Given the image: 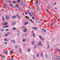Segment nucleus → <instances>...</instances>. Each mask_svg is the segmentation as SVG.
<instances>
[{
	"mask_svg": "<svg viewBox=\"0 0 60 60\" xmlns=\"http://www.w3.org/2000/svg\"><path fill=\"white\" fill-rule=\"evenodd\" d=\"M46 10L48 13H49V12H50L49 11V10H48L46 9Z\"/></svg>",
	"mask_w": 60,
	"mask_h": 60,
	"instance_id": "nucleus-20",
	"label": "nucleus"
},
{
	"mask_svg": "<svg viewBox=\"0 0 60 60\" xmlns=\"http://www.w3.org/2000/svg\"><path fill=\"white\" fill-rule=\"evenodd\" d=\"M10 2V1H7V3H8V2Z\"/></svg>",
	"mask_w": 60,
	"mask_h": 60,
	"instance_id": "nucleus-60",
	"label": "nucleus"
},
{
	"mask_svg": "<svg viewBox=\"0 0 60 60\" xmlns=\"http://www.w3.org/2000/svg\"><path fill=\"white\" fill-rule=\"evenodd\" d=\"M40 56V55L39 54H37L36 55V56L37 57H38V56Z\"/></svg>",
	"mask_w": 60,
	"mask_h": 60,
	"instance_id": "nucleus-19",
	"label": "nucleus"
},
{
	"mask_svg": "<svg viewBox=\"0 0 60 60\" xmlns=\"http://www.w3.org/2000/svg\"><path fill=\"white\" fill-rule=\"evenodd\" d=\"M23 42H24L25 41V39H24L23 40Z\"/></svg>",
	"mask_w": 60,
	"mask_h": 60,
	"instance_id": "nucleus-30",
	"label": "nucleus"
},
{
	"mask_svg": "<svg viewBox=\"0 0 60 60\" xmlns=\"http://www.w3.org/2000/svg\"><path fill=\"white\" fill-rule=\"evenodd\" d=\"M38 22L39 23V24H40V22H39V21H38Z\"/></svg>",
	"mask_w": 60,
	"mask_h": 60,
	"instance_id": "nucleus-50",
	"label": "nucleus"
},
{
	"mask_svg": "<svg viewBox=\"0 0 60 60\" xmlns=\"http://www.w3.org/2000/svg\"><path fill=\"white\" fill-rule=\"evenodd\" d=\"M25 13L26 15H27V12H26Z\"/></svg>",
	"mask_w": 60,
	"mask_h": 60,
	"instance_id": "nucleus-45",
	"label": "nucleus"
},
{
	"mask_svg": "<svg viewBox=\"0 0 60 60\" xmlns=\"http://www.w3.org/2000/svg\"><path fill=\"white\" fill-rule=\"evenodd\" d=\"M37 2H35V4H37Z\"/></svg>",
	"mask_w": 60,
	"mask_h": 60,
	"instance_id": "nucleus-57",
	"label": "nucleus"
},
{
	"mask_svg": "<svg viewBox=\"0 0 60 60\" xmlns=\"http://www.w3.org/2000/svg\"><path fill=\"white\" fill-rule=\"evenodd\" d=\"M4 58H5V56H4L2 58L3 59H4Z\"/></svg>",
	"mask_w": 60,
	"mask_h": 60,
	"instance_id": "nucleus-44",
	"label": "nucleus"
},
{
	"mask_svg": "<svg viewBox=\"0 0 60 60\" xmlns=\"http://www.w3.org/2000/svg\"><path fill=\"white\" fill-rule=\"evenodd\" d=\"M32 2H33V0H31V1H30V2L31 3H32Z\"/></svg>",
	"mask_w": 60,
	"mask_h": 60,
	"instance_id": "nucleus-37",
	"label": "nucleus"
},
{
	"mask_svg": "<svg viewBox=\"0 0 60 60\" xmlns=\"http://www.w3.org/2000/svg\"><path fill=\"white\" fill-rule=\"evenodd\" d=\"M56 4V3H55L54 4Z\"/></svg>",
	"mask_w": 60,
	"mask_h": 60,
	"instance_id": "nucleus-63",
	"label": "nucleus"
},
{
	"mask_svg": "<svg viewBox=\"0 0 60 60\" xmlns=\"http://www.w3.org/2000/svg\"><path fill=\"white\" fill-rule=\"evenodd\" d=\"M16 5H17V6H18V4H16Z\"/></svg>",
	"mask_w": 60,
	"mask_h": 60,
	"instance_id": "nucleus-64",
	"label": "nucleus"
},
{
	"mask_svg": "<svg viewBox=\"0 0 60 60\" xmlns=\"http://www.w3.org/2000/svg\"><path fill=\"white\" fill-rule=\"evenodd\" d=\"M49 45H48L47 48V49H49Z\"/></svg>",
	"mask_w": 60,
	"mask_h": 60,
	"instance_id": "nucleus-25",
	"label": "nucleus"
},
{
	"mask_svg": "<svg viewBox=\"0 0 60 60\" xmlns=\"http://www.w3.org/2000/svg\"><path fill=\"white\" fill-rule=\"evenodd\" d=\"M44 30V31H45V32H46V30Z\"/></svg>",
	"mask_w": 60,
	"mask_h": 60,
	"instance_id": "nucleus-62",
	"label": "nucleus"
},
{
	"mask_svg": "<svg viewBox=\"0 0 60 60\" xmlns=\"http://www.w3.org/2000/svg\"><path fill=\"white\" fill-rule=\"evenodd\" d=\"M32 18L33 19H35L34 17H32Z\"/></svg>",
	"mask_w": 60,
	"mask_h": 60,
	"instance_id": "nucleus-43",
	"label": "nucleus"
},
{
	"mask_svg": "<svg viewBox=\"0 0 60 60\" xmlns=\"http://www.w3.org/2000/svg\"><path fill=\"white\" fill-rule=\"evenodd\" d=\"M29 14L30 15V16H33L34 15V12H30V13H29Z\"/></svg>",
	"mask_w": 60,
	"mask_h": 60,
	"instance_id": "nucleus-1",
	"label": "nucleus"
},
{
	"mask_svg": "<svg viewBox=\"0 0 60 60\" xmlns=\"http://www.w3.org/2000/svg\"><path fill=\"white\" fill-rule=\"evenodd\" d=\"M10 4V5H11V6H12V4Z\"/></svg>",
	"mask_w": 60,
	"mask_h": 60,
	"instance_id": "nucleus-39",
	"label": "nucleus"
},
{
	"mask_svg": "<svg viewBox=\"0 0 60 60\" xmlns=\"http://www.w3.org/2000/svg\"><path fill=\"white\" fill-rule=\"evenodd\" d=\"M15 48L16 49H17V48L18 47L17 46H15Z\"/></svg>",
	"mask_w": 60,
	"mask_h": 60,
	"instance_id": "nucleus-36",
	"label": "nucleus"
},
{
	"mask_svg": "<svg viewBox=\"0 0 60 60\" xmlns=\"http://www.w3.org/2000/svg\"><path fill=\"white\" fill-rule=\"evenodd\" d=\"M31 43L32 45H34V42H32Z\"/></svg>",
	"mask_w": 60,
	"mask_h": 60,
	"instance_id": "nucleus-35",
	"label": "nucleus"
},
{
	"mask_svg": "<svg viewBox=\"0 0 60 60\" xmlns=\"http://www.w3.org/2000/svg\"><path fill=\"white\" fill-rule=\"evenodd\" d=\"M29 20L30 21H31L32 23H34V22H33V21L31 19H29Z\"/></svg>",
	"mask_w": 60,
	"mask_h": 60,
	"instance_id": "nucleus-10",
	"label": "nucleus"
},
{
	"mask_svg": "<svg viewBox=\"0 0 60 60\" xmlns=\"http://www.w3.org/2000/svg\"><path fill=\"white\" fill-rule=\"evenodd\" d=\"M4 43L5 44H7V42H5V43Z\"/></svg>",
	"mask_w": 60,
	"mask_h": 60,
	"instance_id": "nucleus-42",
	"label": "nucleus"
},
{
	"mask_svg": "<svg viewBox=\"0 0 60 60\" xmlns=\"http://www.w3.org/2000/svg\"><path fill=\"white\" fill-rule=\"evenodd\" d=\"M41 39H42V40H43V41L44 40V38H42Z\"/></svg>",
	"mask_w": 60,
	"mask_h": 60,
	"instance_id": "nucleus-53",
	"label": "nucleus"
},
{
	"mask_svg": "<svg viewBox=\"0 0 60 60\" xmlns=\"http://www.w3.org/2000/svg\"><path fill=\"white\" fill-rule=\"evenodd\" d=\"M16 18V15H15L14 16H12L11 17V18L12 19H15V18Z\"/></svg>",
	"mask_w": 60,
	"mask_h": 60,
	"instance_id": "nucleus-5",
	"label": "nucleus"
},
{
	"mask_svg": "<svg viewBox=\"0 0 60 60\" xmlns=\"http://www.w3.org/2000/svg\"><path fill=\"white\" fill-rule=\"evenodd\" d=\"M42 55H43V54H42V53H41L40 55V56L42 57Z\"/></svg>",
	"mask_w": 60,
	"mask_h": 60,
	"instance_id": "nucleus-18",
	"label": "nucleus"
},
{
	"mask_svg": "<svg viewBox=\"0 0 60 60\" xmlns=\"http://www.w3.org/2000/svg\"><path fill=\"white\" fill-rule=\"evenodd\" d=\"M17 7H19V5H18L17 6Z\"/></svg>",
	"mask_w": 60,
	"mask_h": 60,
	"instance_id": "nucleus-59",
	"label": "nucleus"
},
{
	"mask_svg": "<svg viewBox=\"0 0 60 60\" xmlns=\"http://www.w3.org/2000/svg\"><path fill=\"white\" fill-rule=\"evenodd\" d=\"M32 28L34 30H37V29H38V28L37 27H33Z\"/></svg>",
	"mask_w": 60,
	"mask_h": 60,
	"instance_id": "nucleus-3",
	"label": "nucleus"
},
{
	"mask_svg": "<svg viewBox=\"0 0 60 60\" xmlns=\"http://www.w3.org/2000/svg\"><path fill=\"white\" fill-rule=\"evenodd\" d=\"M27 11V12H28V13H29V11Z\"/></svg>",
	"mask_w": 60,
	"mask_h": 60,
	"instance_id": "nucleus-48",
	"label": "nucleus"
},
{
	"mask_svg": "<svg viewBox=\"0 0 60 60\" xmlns=\"http://www.w3.org/2000/svg\"><path fill=\"white\" fill-rule=\"evenodd\" d=\"M52 25H53V23L52 22V23H51V26H52Z\"/></svg>",
	"mask_w": 60,
	"mask_h": 60,
	"instance_id": "nucleus-32",
	"label": "nucleus"
},
{
	"mask_svg": "<svg viewBox=\"0 0 60 60\" xmlns=\"http://www.w3.org/2000/svg\"><path fill=\"white\" fill-rule=\"evenodd\" d=\"M39 44L41 46V47H42V44L41 43V42L40 41L39 42Z\"/></svg>",
	"mask_w": 60,
	"mask_h": 60,
	"instance_id": "nucleus-6",
	"label": "nucleus"
},
{
	"mask_svg": "<svg viewBox=\"0 0 60 60\" xmlns=\"http://www.w3.org/2000/svg\"><path fill=\"white\" fill-rule=\"evenodd\" d=\"M8 18H9V16H7L6 17V19L7 20H8Z\"/></svg>",
	"mask_w": 60,
	"mask_h": 60,
	"instance_id": "nucleus-16",
	"label": "nucleus"
},
{
	"mask_svg": "<svg viewBox=\"0 0 60 60\" xmlns=\"http://www.w3.org/2000/svg\"><path fill=\"white\" fill-rule=\"evenodd\" d=\"M19 51L20 53H21V49L20 48L19 49Z\"/></svg>",
	"mask_w": 60,
	"mask_h": 60,
	"instance_id": "nucleus-12",
	"label": "nucleus"
},
{
	"mask_svg": "<svg viewBox=\"0 0 60 60\" xmlns=\"http://www.w3.org/2000/svg\"><path fill=\"white\" fill-rule=\"evenodd\" d=\"M57 58L58 59H60V56H58L57 57Z\"/></svg>",
	"mask_w": 60,
	"mask_h": 60,
	"instance_id": "nucleus-34",
	"label": "nucleus"
},
{
	"mask_svg": "<svg viewBox=\"0 0 60 60\" xmlns=\"http://www.w3.org/2000/svg\"><path fill=\"white\" fill-rule=\"evenodd\" d=\"M13 4H16V2H13Z\"/></svg>",
	"mask_w": 60,
	"mask_h": 60,
	"instance_id": "nucleus-52",
	"label": "nucleus"
},
{
	"mask_svg": "<svg viewBox=\"0 0 60 60\" xmlns=\"http://www.w3.org/2000/svg\"><path fill=\"white\" fill-rule=\"evenodd\" d=\"M4 41H7V40L6 38H5L4 39Z\"/></svg>",
	"mask_w": 60,
	"mask_h": 60,
	"instance_id": "nucleus-31",
	"label": "nucleus"
},
{
	"mask_svg": "<svg viewBox=\"0 0 60 60\" xmlns=\"http://www.w3.org/2000/svg\"><path fill=\"white\" fill-rule=\"evenodd\" d=\"M16 28L14 27L13 28V30H16Z\"/></svg>",
	"mask_w": 60,
	"mask_h": 60,
	"instance_id": "nucleus-23",
	"label": "nucleus"
},
{
	"mask_svg": "<svg viewBox=\"0 0 60 60\" xmlns=\"http://www.w3.org/2000/svg\"><path fill=\"white\" fill-rule=\"evenodd\" d=\"M37 11H39V10H40V8L38 7L37 8Z\"/></svg>",
	"mask_w": 60,
	"mask_h": 60,
	"instance_id": "nucleus-8",
	"label": "nucleus"
},
{
	"mask_svg": "<svg viewBox=\"0 0 60 60\" xmlns=\"http://www.w3.org/2000/svg\"><path fill=\"white\" fill-rule=\"evenodd\" d=\"M36 47V46L35 45L34 47V48H35Z\"/></svg>",
	"mask_w": 60,
	"mask_h": 60,
	"instance_id": "nucleus-46",
	"label": "nucleus"
},
{
	"mask_svg": "<svg viewBox=\"0 0 60 60\" xmlns=\"http://www.w3.org/2000/svg\"><path fill=\"white\" fill-rule=\"evenodd\" d=\"M19 2H20V1L19 0H18V3H19Z\"/></svg>",
	"mask_w": 60,
	"mask_h": 60,
	"instance_id": "nucleus-58",
	"label": "nucleus"
},
{
	"mask_svg": "<svg viewBox=\"0 0 60 60\" xmlns=\"http://www.w3.org/2000/svg\"><path fill=\"white\" fill-rule=\"evenodd\" d=\"M11 42H13L14 43H15L16 42L15 41H14V40H11Z\"/></svg>",
	"mask_w": 60,
	"mask_h": 60,
	"instance_id": "nucleus-2",
	"label": "nucleus"
},
{
	"mask_svg": "<svg viewBox=\"0 0 60 60\" xmlns=\"http://www.w3.org/2000/svg\"><path fill=\"white\" fill-rule=\"evenodd\" d=\"M33 37L34 38H35V34H33Z\"/></svg>",
	"mask_w": 60,
	"mask_h": 60,
	"instance_id": "nucleus-26",
	"label": "nucleus"
},
{
	"mask_svg": "<svg viewBox=\"0 0 60 60\" xmlns=\"http://www.w3.org/2000/svg\"><path fill=\"white\" fill-rule=\"evenodd\" d=\"M3 21H5V19H4V16L2 17Z\"/></svg>",
	"mask_w": 60,
	"mask_h": 60,
	"instance_id": "nucleus-14",
	"label": "nucleus"
},
{
	"mask_svg": "<svg viewBox=\"0 0 60 60\" xmlns=\"http://www.w3.org/2000/svg\"><path fill=\"white\" fill-rule=\"evenodd\" d=\"M10 52L11 53H14V52H13V51H12L11 50L10 51Z\"/></svg>",
	"mask_w": 60,
	"mask_h": 60,
	"instance_id": "nucleus-21",
	"label": "nucleus"
},
{
	"mask_svg": "<svg viewBox=\"0 0 60 60\" xmlns=\"http://www.w3.org/2000/svg\"><path fill=\"white\" fill-rule=\"evenodd\" d=\"M23 31L24 32H26V31L25 30H23Z\"/></svg>",
	"mask_w": 60,
	"mask_h": 60,
	"instance_id": "nucleus-47",
	"label": "nucleus"
},
{
	"mask_svg": "<svg viewBox=\"0 0 60 60\" xmlns=\"http://www.w3.org/2000/svg\"><path fill=\"white\" fill-rule=\"evenodd\" d=\"M37 5H40V1H38L37 2Z\"/></svg>",
	"mask_w": 60,
	"mask_h": 60,
	"instance_id": "nucleus-4",
	"label": "nucleus"
},
{
	"mask_svg": "<svg viewBox=\"0 0 60 60\" xmlns=\"http://www.w3.org/2000/svg\"><path fill=\"white\" fill-rule=\"evenodd\" d=\"M25 17L27 19H29V17H27V16H26Z\"/></svg>",
	"mask_w": 60,
	"mask_h": 60,
	"instance_id": "nucleus-22",
	"label": "nucleus"
},
{
	"mask_svg": "<svg viewBox=\"0 0 60 60\" xmlns=\"http://www.w3.org/2000/svg\"><path fill=\"white\" fill-rule=\"evenodd\" d=\"M4 53L5 54H6L7 53H8V51H6L4 52Z\"/></svg>",
	"mask_w": 60,
	"mask_h": 60,
	"instance_id": "nucleus-9",
	"label": "nucleus"
},
{
	"mask_svg": "<svg viewBox=\"0 0 60 60\" xmlns=\"http://www.w3.org/2000/svg\"><path fill=\"white\" fill-rule=\"evenodd\" d=\"M8 36V34H5L4 35V37H6V36Z\"/></svg>",
	"mask_w": 60,
	"mask_h": 60,
	"instance_id": "nucleus-17",
	"label": "nucleus"
},
{
	"mask_svg": "<svg viewBox=\"0 0 60 60\" xmlns=\"http://www.w3.org/2000/svg\"><path fill=\"white\" fill-rule=\"evenodd\" d=\"M56 22H57V19H56Z\"/></svg>",
	"mask_w": 60,
	"mask_h": 60,
	"instance_id": "nucleus-56",
	"label": "nucleus"
},
{
	"mask_svg": "<svg viewBox=\"0 0 60 60\" xmlns=\"http://www.w3.org/2000/svg\"><path fill=\"white\" fill-rule=\"evenodd\" d=\"M55 60V58H54V57H53L52 58V60Z\"/></svg>",
	"mask_w": 60,
	"mask_h": 60,
	"instance_id": "nucleus-38",
	"label": "nucleus"
},
{
	"mask_svg": "<svg viewBox=\"0 0 60 60\" xmlns=\"http://www.w3.org/2000/svg\"><path fill=\"white\" fill-rule=\"evenodd\" d=\"M8 30H9L8 29H6V31H8Z\"/></svg>",
	"mask_w": 60,
	"mask_h": 60,
	"instance_id": "nucleus-40",
	"label": "nucleus"
},
{
	"mask_svg": "<svg viewBox=\"0 0 60 60\" xmlns=\"http://www.w3.org/2000/svg\"><path fill=\"white\" fill-rule=\"evenodd\" d=\"M1 31H4V30H2V29H1Z\"/></svg>",
	"mask_w": 60,
	"mask_h": 60,
	"instance_id": "nucleus-49",
	"label": "nucleus"
},
{
	"mask_svg": "<svg viewBox=\"0 0 60 60\" xmlns=\"http://www.w3.org/2000/svg\"><path fill=\"white\" fill-rule=\"evenodd\" d=\"M57 51H58L59 52L60 51V50H59V49H57Z\"/></svg>",
	"mask_w": 60,
	"mask_h": 60,
	"instance_id": "nucleus-29",
	"label": "nucleus"
},
{
	"mask_svg": "<svg viewBox=\"0 0 60 60\" xmlns=\"http://www.w3.org/2000/svg\"><path fill=\"white\" fill-rule=\"evenodd\" d=\"M7 24H8V23L7 22H6L3 23V25H6Z\"/></svg>",
	"mask_w": 60,
	"mask_h": 60,
	"instance_id": "nucleus-7",
	"label": "nucleus"
},
{
	"mask_svg": "<svg viewBox=\"0 0 60 60\" xmlns=\"http://www.w3.org/2000/svg\"><path fill=\"white\" fill-rule=\"evenodd\" d=\"M13 59H12V58H10L9 59V60H13Z\"/></svg>",
	"mask_w": 60,
	"mask_h": 60,
	"instance_id": "nucleus-27",
	"label": "nucleus"
},
{
	"mask_svg": "<svg viewBox=\"0 0 60 60\" xmlns=\"http://www.w3.org/2000/svg\"><path fill=\"white\" fill-rule=\"evenodd\" d=\"M28 24V22H26V23H25L24 24V25H27Z\"/></svg>",
	"mask_w": 60,
	"mask_h": 60,
	"instance_id": "nucleus-15",
	"label": "nucleus"
},
{
	"mask_svg": "<svg viewBox=\"0 0 60 60\" xmlns=\"http://www.w3.org/2000/svg\"><path fill=\"white\" fill-rule=\"evenodd\" d=\"M16 16H17V17H19V15H18V14H17L16 15Z\"/></svg>",
	"mask_w": 60,
	"mask_h": 60,
	"instance_id": "nucleus-51",
	"label": "nucleus"
},
{
	"mask_svg": "<svg viewBox=\"0 0 60 60\" xmlns=\"http://www.w3.org/2000/svg\"><path fill=\"white\" fill-rule=\"evenodd\" d=\"M7 6L6 5H5V6H4V7H3V8H5V7H6Z\"/></svg>",
	"mask_w": 60,
	"mask_h": 60,
	"instance_id": "nucleus-33",
	"label": "nucleus"
},
{
	"mask_svg": "<svg viewBox=\"0 0 60 60\" xmlns=\"http://www.w3.org/2000/svg\"><path fill=\"white\" fill-rule=\"evenodd\" d=\"M55 9H56V10H57V8H55Z\"/></svg>",
	"mask_w": 60,
	"mask_h": 60,
	"instance_id": "nucleus-54",
	"label": "nucleus"
},
{
	"mask_svg": "<svg viewBox=\"0 0 60 60\" xmlns=\"http://www.w3.org/2000/svg\"><path fill=\"white\" fill-rule=\"evenodd\" d=\"M21 28H25V27H24V26H22L21 27Z\"/></svg>",
	"mask_w": 60,
	"mask_h": 60,
	"instance_id": "nucleus-24",
	"label": "nucleus"
},
{
	"mask_svg": "<svg viewBox=\"0 0 60 60\" xmlns=\"http://www.w3.org/2000/svg\"><path fill=\"white\" fill-rule=\"evenodd\" d=\"M39 38H40V39H42L41 37V36H39Z\"/></svg>",
	"mask_w": 60,
	"mask_h": 60,
	"instance_id": "nucleus-41",
	"label": "nucleus"
},
{
	"mask_svg": "<svg viewBox=\"0 0 60 60\" xmlns=\"http://www.w3.org/2000/svg\"><path fill=\"white\" fill-rule=\"evenodd\" d=\"M11 51H13V50H12V49H11Z\"/></svg>",
	"mask_w": 60,
	"mask_h": 60,
	"instance_id": "nucleus-61",
	"label": "nucleus"
},
{
	"mask_svg": "<svg viewBox=\"0 0 60 60\" xmlns=\"http://www.w3.org/2000/svg\"><path fill=\"white\" fill-rule=\"evenodd\" d=\"M30 49H28V51H29V50H30Z\"/></svg>",
	"mask_w": 60,
	"mask_h": 60,
	"instance_id": "nucleus-55",
	"label": "nucleus"
},
{
	"mask_svg": "<svg viewBox=\"0 0 60 60\" xmlns=\"http://www.w3.org/2000/svg\"><path fill=\"white\" fill-rule=\"evenodd\" d=\"M35 56L34 55L33 56V59H35Z\"/></svg>",
	"mask_w": 60,
	"mask_h": 60,
	"instance_id": "nucleus-28",
	"label": "nucleus"
},
{
	"mask_svg": "<svg viewBox=\"0 0 60 60\" xmlns=\"http://www.w3.org/2000/svg\"><path fill=\"white\" fill-rule=\"evenodd\" d=\"M8 27V26H5L3 27V28H7Z\"/></svg>",
	"mask_w": 60,
	"mask_h": 60,
	"instance_id": "nucleus-13",
	"label": "nucleus"
},
{
	"mask_svg": "<svg viewBox=\"0 0 60 60\" xmlns=\"http://www.w3.org/2000/svg\"><path fill=\"white\" fill-rule=\"evenodd\" d=\"M16 24V22H13L11 24V25H15V24Z\"/></svg>",
	"mask_w": 60,
	"mask_h": 60,
	"instance_id": "nucleus-11",
	"label": "nucleus"
}]
</instances>
